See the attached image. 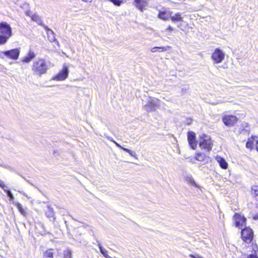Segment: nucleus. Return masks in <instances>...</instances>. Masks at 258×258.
Masks as SVG:
<instances>
[{"label":"nucleus","mask_w":258,"mask_h":258,"mask_svg":"<svg viewBox=\"0 0 258 258\" xmlns=\"http://www.w3.org/2000/svg\"><path fill=\"white\" fill-rule=\"evenodd\" d=\"M170 19L172 22L183 21V19L180 13H176L174 16H171Z\"/></svg>","instance_id":"412c9836"},{"label":"nucleus","mask_w":258,"mask_h":258,"mask_svg":"<svg viewBox=\"0 0 258 258\" xmlns=\"http://www.w3.org/2000/svg\"><path fill=\"white\" fill-rule=\"evenodd\" d=\"M49 66L43 58L35 60L32 66V71L34 75L41 77L47 73Z\"/></svg>","instance_id":"f257e3e1"},{"label":"nucleus","mask_w":258,"mask_h":258,"mask_svg":"<svg viewBox=\"0 0 258 258\" xmlns=\"http://www.w3.org/2000/svg\"><path fill=\"white\" fill-rule=\"evenodd\" d=\"M63 255H64V258H72V251L69 249H67L63 251Z\"/></svg>","instance_id":"c85d7f7f"},{"label":"nucleus","mask_w":258,"mask_h":258,"mask_svg":"<svg viewBox=\"0 0 258 258\" xmlns=\"http://www.w3.org/2000/svg\"><path fill=\"white\" fill-rule=\"evenodd\" d=\"M45 215L48 218H53V220H55L54 215L55 213L53 208L49 205H48L45 210Z\"/></svg>","instance_id":"4468645a"},{"label":"nucleus","mask_w":258,"mask_h":258,"mask_svg":"<svg viewBox=\"0 0 258 258\" xmlns=\"http://www.w3.org/2000/svg\"><path fill=\"white\" fill-rule=\"evenodd\" d=\"M0 186L3 188H8V186H6L4 181L0 179Z\"/></svg>","instance_id":"72a5a7b5"},{"label":"nucleus","mask_w":258,"mask_h":258,"mask_svg":"<svg viewBox=\"0 0 258 258\" xmlns=\"http://www.w3.org/2000/svg\"><path fill=\"white\" fill-rule=\"evenodd\" d=\"M255 138L257 139V137L252 136L251 138L248 139L246 143V147L247 148L250 149V150L253 149L254 141Z\"/></svg>","instance_id":"f3484780"},{"label":"nucleus","mask_w":258,"mask_h":258,"mask_svg":"<svg viewBox=\"0 0 258 258\" xmlns=\"http://www.w3.org/2000/svg\"><path fill=\"white\" fill-rule=\"evenodd\" d=\"M117 147L119 148L120 149H122L123 151L127 152L131 156L134 157H136V154L135 152L129 150L127 148H124L122 146H121L120 145H119L118 143H117L116 141H113V142Z\"/></svg>","instance_id":"dca6fc26"},{"label":"nucleus","mask_w":258,"mask_h":258,"mask_svg":"<svg viewBox=\"0 0 258 258\" xmlns=\"http://www.w3.org/2000/svg\"><path fill=\"white\" fill-rule=\"evenodd\" d=\"M0 34L6 36H12V30L11 26L6 22L0 23Z\"/></svg>","instance_id":"423d86ee"},{"label":"nucleus","mask_w":258,"mask_h":258,"mask_svg":"<svg viewBox=\"0 0 258 258\" xmlns=\"http://www.w3.org/2000/svg\"><path fill=\"white\" fill-rule=\"evenodd\" d=\"M3 189L6 192V194L9 198H10L11 199H13L14 198L12 193L11 192V191H10V190L9 189L8 187V188H5Z\"/></svg>","instance_id":"7c9ffc66"},{"label":"nucleus","mask_w":258,"mask_h":258,"mask_svg":"<svg viewBox=\"0 0 258 258\" xmlns=\"http://www.w3.org/2000/svg\"><path fill=\"white\" fill-rule=\"evenodd\" d=\"M238 120L236 116L232 115H225L222 118V121L227 126H233Z\"/></svg>","instance_id":"6e6552de"},{"label":"nucleus","mask_w":258,"mask_h":258,"mask_svg":"<svg viewBox=\"0 0 258 258\" xmlns=\"http://www.w3.org/2000/svg\"><path fill=\"white\" fill-rule=\"evenodd\" d=\"M144 109L148 112L154 111L155 109V104L153 102H150L145 105Z\"/></svg>","instance_id":"aec40b11"},{"label":"nucleus","mask_w":258,"mask_h":258,"mask_svg":"<svg viewBox=\"0 0 258 258\" xmlns=\"http://www.w3.org/2000/svg\"><path fill=\"white\" fill-rule=\"evenodd\" d=\"M53 249H49L46 250L43 253V258H53Z\"/></svg>","instance_id":"5701e85b"},{"label":"nucleus","mask_w":258,"mask_h":258,"mask_svg":"<svg viewBox=\"0 0 258 258\" xmlns=\"http://www.w3.org/2000/svg\"><path fill=\"white\" fill-rule=\"evenodd\" d=\"M241 237L243 240L247 243H250L253 236V231L251 228L245 227L241 229Z\"/></svg>","instance_id":"20e7f679"},{"label":"nucleus","mask_w":258,"mask_h":258,"mask_svg":"<svg viewBox=\"0 0 258 258\" xmlns=\"http://www.w3.org/2000/svg\"><path fill=\"white\" fill-rule=\"evenodd\" d=\"M256 150L258 152V140L256 141Z\"/></svg>","instance_id":"a19ab883"},{"label":"nucleus","mask_w":258,"mask_h":258,"mask_svg":"<svg viewBox=\"0 0 258 258\" xmlns=\"http://www.w3.org/2000/svg\"><path fill=\"white\" fill-rule=\"evenodd\" d=\"M97 242L98 243V246L100 249V252L102 254V255L105 258H112L111 256H110L109 255L107 254V250L103 248V247L101 245V244L98 240H97Z\"/></svg>","instance_id":"4be33fe9"},{"label":"nucleus","mask_w":258,"mask_h":258,"mask_svg":"<svg viewBox=\"0 0 258 258\" xmlns=\"http://www.w3.org/2000/svg\"><path fill=\"white\" fill-rule=\"evenodd\" d=\"M251 193L255 197L258 196V185H254L252 186Z\"/></svg>","instance_id":"c756f323"},{"label":"nucleus","mask_w":258,"mask_h":258,"mask_svg":"<svg viewBox=\"0 0 258 258\" xmlns=\"http://www.w3.org/2000/svg\"><path fill=\"white\" fill-rule=\"evenodd\" d=\"M82 1L84 2H91L92 1V0H82Z\"/></svg>","instance_id":"79ce46f5"},{"label":"nucleus","mask_w":258,"mask_h":258,"mask_svg":"<svg viewBox=\"0 0 258 258\" xmlns=\"http://www.w3.org/2000/svg\"><path fill=\"white\" fill-rule=\"evenodd\" d=\"M189 257H190L191 258H203L202 256H201V255H200L198 254H189Z\"/></svg>","instance_id":"473e14b6"},{"label":"nucleus","mask_w":258,"mask_h":258,"mask_svg":"<svg viewBox=\"0 0 258 258\" xmlns=\"http://www.w3.org/2000/svg\"><path fill=\"white\" fill-rule=\"evenodd\" d=\"M10 38V37L0 34V45H4L6 44Z\"/></svg>","instance_id":"393cba45"},{"label":"nucleus","mask_w":258,"mask_h":258,"mask_svg":"<svg viewBox=\"0 0 258 258\" xmlns=\"http://www.w3.org/2000/svg\"><path fill=\"white\" fill-rule=\"evenodd\" d=\"M20 53V48H14L11 50L3 51L4 57L5 56L8 58L17 60L18 59Z\"/></svg>","instance_id":"39448f33"},{"label":"nucleus","mask_w":258,"mask_h":258,"mask_svg":"<svg viewBox=\"0 0 258 258\" xmlns=\"http://www.w3.org/2000/svg\"><path fill=\"white\" fill-rule=\"evenodd\" d=\"M173 28H172L171 26H169V27H168L166 29V31H172V30H173Z\"/></svg>","instance_id":"4c0bfd02"},{"label":"nucleus","mask_w":258,"mask_h":258,"mask_svg":"<svg viewBox=\"0 0 258 258\" xmlns=\"http://www.w3.org/2000/svg\"><path fill=\"white\" fill-rule=\"evenodd\" d=\"M233 219L236 227L241 229L243 227L245 226L246 219L244 217L241 216L238 213H235L233 216Z\"/></svg>","instance_id":"0eeeda50"},{"label":"nucleus","mask_w":258,"mask_h":258,"mask_svg":"<svg viewBox=\"0 0 258 258\" xmlns=\"http://www.w3.org/2000/svg\"><path fill=\"white\" fill-rule=\"evenodd\" d=\"M36 54H35V53L31 50H29L27 55L22 58V61L25 63H29L33 58H34Z\"/></svg>","instance_id":"ddd939ff"},{"label":"nucleus","mask_w":258,"mask_h":258,"mask_svg":"<svg viewBox=\"0 0 258 258\" xmlns=\"http://www.w3.org/2000/svg\"><path fill=\"white\" fill-rule=\"evenodd\" d=\"M158 17L160 19L167 20L170 17L169 15L166 12H160L158 15Z\"/></svg>","instance_id":"bb28decb"},{"label":"nucleus","mask_w":258,"mask_h":258,"mask_svg":"<svg viewBox=\"0 0 258 258\" xmlns=\"http://www.w3.org/2000/svg\"><path fill=\"white\" fill-rule=\"evenodd\" d=\"M19 192L22 194V195H23L24 196L26 197V198H27L28 199H29L30 197H29L28 196V195L25 193L24 192V191H19Z\"/></svg>","instance_id":"e433bc0d"},{"label":"nucleus","mask_w":258,"mask_h":258,"mask_svg":"<svg viewBox=\"0 0 258 258\" xmlns=\"http://www.w3.org/2000/svg\"><path fill=\"white\" fill-rule=\"evenodd\" d=\"M216 159L222 168L226 169L228 167V163L223 158L219 156H217Z\"/></svg>","instance_id":"2eb2a0df"},{"label":"nucleus","mask_w":258,"mask_h":258,"mask_svg":"<svg viewBox=\"0 0 258 258\" xmlns=\"http://www.w3.org/2000/svg\"><path fill=\"white\" fill-rule=\"evenodd\" d=\"M254 218L255 219H258V215H255V216L254 217Z\"/></svg>","instance_id":"37998d69"},{"label":"nucleus","mask_w":258,"mask_h":258,"mask_svg":"<svg viewBox=\"0 0 258 258\" xmlns=\"http://www.w3.org/2000/svg\"><path fill=\"white\" fill-rule=\"evenodd\" d=\"M16 207L18 209L19 211L20 212V213L24 216H26L27 215V213L24 210V209L23 208L22 205L19 203H17L16 204Z\"/></svg>","instance_id":"b1692460"},{"label":"nucleus","mask_w":258,"mask_h":258,"mask_svg":"<svg viewBox=\"0 0 258 258\" xmlns=\"http://www.w3.org/2000/svg\"><path fill=\"white\" fill-rule=\"evenodd\" d=\"M247 258H258V256L255 254H250L248 256Z\"/></svg>","instance_id":"f704fd0d"},{"label":"nucleus","mask_w":258,"mask_h":258,"mask_svg":"<svg viewBox=\"0 0 258 258\" xmlns=\"http://www.w3.org/2000/svg\"><path fill=\"white\" fill-rule=\"evenodd\" d=\"M187 140L191 148L193 150L196 149L197 146V141L196 140L195 133L192 131L188 132L187 133Z\"/></svg>","instance_id":"9d476101"},{"label":"nucleus","mask_w":258,"mask_h":258,"mask_svg":"<svg viewBox=\"0 0 258 258\" xmlns=\"http://www.w3.org/2000/svg\"><path fill=\"white\" fill-rule=\"evenodd\" d=\"M134 5L141 12H143L148 3L145 0H134Z\"/></svg>","instance_id":"f8f14e48"},{"label":"nucleus","mask_w":258,"mask_h":258,"mask_svg":"<svg viewBox=\"0 0 258 258\" xmlns=\"http://www.w3.org/2000/svg\"><path fill=\"white\" fill-rule=\"evenodd\" d=\"M225 52L219 48H216L211 55V58L215 63H221L225 58Z\"/></svg>","instance_id":"7ed1b4c3"},{"label":"nucleus","mask_w":258,"mask_h":258,"mask_svg":"<svg viewBox=\"0 0 258 258\" xmlns=\"http://www.w3.org/2000/svg\"><path fill=\"white\" fill-rule=\"evenodd\" d=\"M0 57L2 59L4 58L3 51L1 52H0Z\"/></svg>","instance_id":"ea45409f"},{"label":"nucleus","mask_w":258,"mask_h":258,"mask_svg":"<svg viewBox=\"0 0 258 258\" xmlns=\"http://www.w3.org/2000/svg\"><path fill=\"white\" fill-rule=\"evenodd\" d=\"M185 179L186 181L189 183L190 185H193L196 187H199V185L197 184L194 178L190 174H187L185 176Z\"/></svg>","instance_id":"6ab92c4d"},{"label":"nucleus","mask_w":258,"mask_h":258,"mask_svg":"<svg viewBox=\"0 0 258 258\" xmlns=\"http://www.w3.org/2000/svg\"><path fill=\"white\" fill-rule=\"evenodd\" d=\"M69 75V69L67 66H63L62 70L55 76L52 78L53 80L63 81L67 78Z\"/></svg>","instance_id":"1a4fd4ad"},{"label":"nucleus","mask_w":258,"mask_h":258,"mask_svg":"<svg viewBox=\"0 0 258 258\" xmlns=\"http://www.w3.org/2000/svg\"><path fill=\"white\" fill-rule=\"evenodd\" d=\"M106 138H107L108 140H109V141H110L112 142H113V141H114V140L111 137L107 136Z\"/></svg>","instance_id":"58836bf2"},{"label":"nucleus","mask_w":258,"mask_h":258,"mask_svg":"<svg viewBox=\"0 0 258 258\" xmlns=\"http://www.w3.org/2000/svg\"><path fill=\"white\" fill-rule=\"evenodd\" d=\"M170 48L171 47L169 46L166 47H154L151 49V51L152 52H156L157 51L163 52L169 50L170 49Z\"/></svg>","instance_id":"a211bd4d"},{"label":"nucleus","mask_w":258,"mask_h":258,"mask_svg":"<svg viewBox=\"0 0 258 258\" xmlns=\"http://www.w3.org/2000/svg\"><path fill=\"white\" fill-rule=\"evenodd\" d=\"M206 157V156L205 154L203 153H198L196 156V159L200 161H203L205 160V158Z\"/></svg>","instance_id":"cd10ccee"},{"label":"nucleus","mask_w":258,"mask_h":258,"mask_svg":"<svg viewBox=\"0 0 258 258\" xmlns=\"http://www.w3.org/2000/svg\"><path fill=\"white\" fill-rule=\"evenodd\" d=\"M124 0H110L115 5L119 6Z\"/></svg>","instance_id":"2f4dec72"},{"label":"nucleus","mask_w":258,"mask_h":258,"mask_svg":"<svg viewBox=\"0 0 258 258\" xmlns=\"http://www.w3.org/2000/svg\"><path fill=\"white\" fill-rule=\"evenodd\" d=\"M44 29L47 31V35L48 37V39L50 42H55L57 46H59L58 41L55 39V35L53 31L49 29L48 27L43 26Z\"/></svg>","instance_id":"9b49d317"},{"label":"nucleus","mask_w":258,"mask_h":258,"mask_svg":"<svg viewBox=\"0 0 258 258\" xmlns=\"http://www.w3.org/2000/svg\"><path fill=\"white\" fill-rule=\"evenodd\" d=\"M31 19L33 21L37 22L39 25H42V21L38 15H33L32 16Z\"/></svg>","instance_id":"a878e982"},{"label":"nucleus","mask_w":258,"mask_h":258,"mask_svg":"<svg viewBox=\"0 0 258 258\" xmlns=\"http://www.w3.org/2000/svg\"><path fill=\"white\" fill-rule=\"evenodd\" d=\"M191 122V119L190 118H187L185 121V123L187 124H190Z\"/></svg>","instance_id":"c9c22d12"},{"label":"nucleus","mask_w":258,"mask_h":258,"mask_svg":"<svg viewBox=\"0 0 258 258\" xmlns=\"http://www.w3.org/2000/svg\"><path fill=\"white\" fill-rule=\"evenodd\" d=\"M199 145L201 148L209 151L212 149L213 143L210 137L206 134H203L200 136Z\"/></svg>","instance_id":"f03ea898"}]
</instances>
